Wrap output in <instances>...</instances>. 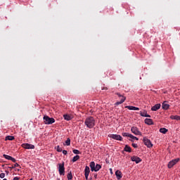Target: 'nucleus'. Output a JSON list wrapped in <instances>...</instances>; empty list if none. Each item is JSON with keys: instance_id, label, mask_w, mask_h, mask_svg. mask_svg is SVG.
Here are the masks:
<instances>
[{"instance_id": "13", "label": "nucleus", "mask_w": 180, "mask_h": 180, "mask_svg": "<svg viewBox=\"0 0 180 180\" xmlns=\"http://www.w3.org/2000/svg\"><path fill=\"white\" fill-rule=\"evenodd\" d=\"M160 108H161V104H156L153 107L151 108V110H153V112H155V111L158 110V109H160Z\"/></svg>"}, {"instance_id": "16", "label": "nucleus", "mask_w": 180, "mask_h": 180, "mask_svg": "<svg viewBox=\"0 0 180 180\" xmlns=\"http://www.w3.org/2000/svg\"><path fill=\"white\" fill-rule=\"evenodd\" d=\"M115 175L117 179H122V172L117 170L115 172Z\"/></svg>"}, {"instance_id": "30", "label": "nucleus", "mask_w": 180, "mask_h": 180, "mask_svg": "<svg viewBox=\"0 0 180 180\" xmlns=\"http://www.w3.org/2000/svg\"><path fill=\"white\" fill-rule=\"evenodd\" d=\"M56 150L58 151V153H61V151H63V148H61L60 146H58Z\"/></svg>"}, {"instance_id": "27", "label": "nucleus", "mask_w": 180, "mask_h": 180, "mask_svg": "<svg viewBox=\"0 0 180 180\" xmlns=\"http://www.w3.org/2000/svg\"><path fill=\"white\" fill-rule=\"evenodd\" d=\"M71 145V139L70 138H68L65 141V146H70Z\"/></svg>"}, {"instance_id": "23", "label": "nucleus", "mask_w": 180, "mask_h": 180, "mask_svg": "<svg viewBox=\"0 0 180 180\" xmlns=\"http://www.w3.org/2000/svg\"><path fill=\"white\" fill-rule=\"evenodd\" d=\"M67 178L68 180H71L72 179V172H70L68 175H67Z\"/></svg>"}, {"instance_id": "36", "label": "nucleus", "mask_w": 180, "mask_h": 180, "mask_svg": "<svg viewBox=\"0 0 180 180\" xmlns=\"http://www.w3.org/2000/svg\"><path fill=\"white\" fill-rule=\"evenodd\" d=\"M63 154H64V155H67V154H68L67 150H63Z\"/></svg>"}, {"instance_id": "12", "label": "nucleus", "mask_w": 180, "mask_h": 180, "mask_svg": "<svg viewBox=\"0 0 180 180\" xmlns=\"http://www.w3.org/2000/svg\"><path fill=\"white\" fill-rule=\"evenodd\" d=\"M125 108H127V109H129V110H140V108L131 105H127Z\"/></svg>"}, {"instance_id": "40", "label": "nucleus", "mask_w": 180, "mask_h": 180, "mask_svg": "<svg viewBox=\"0 0 180 180\" xmlns=\"http://www.w3.org/2000/svg\"><path fill=\"white\" fill-rule=\"evenodd\" d=\"M108 90V87H105V86H103V87H102V90L103 91V90Z\"/></svg>"}, {"instance_id": "18", "label": "nucleus", "mask_w": 180, "mask_h": 180, "mask_svg": "<svg viewBox=\"0 0 180 180\" xmlns=\"http://www.w3.org/2000/svg\"><path fill=\"white\" fill-rule=\"evenodd\" d=\"M170 119H172V120H180V116L179 115H171Z\"/></svg>"}, {"instance_id": "42", "label": "nucleus", "mask_w": 180, "mask_h": 180, "mask_svg": "<svg viewBox=\"0 0 180 180\" xmlns=\"http://www.w3.org/2000/svg\"><path fill=\"white\" fill-rule=\"evenodd\" d=\"M151 117V115H148V114H146V117Z\"/></svg>"}, {"instance_id": "37", "label": "nucleus", "mask_w": 180, "mask_h": 180, "mask_svg": "<svg viewBox=\"0 0 180 180\" xmlns=\"http://www.w3.org/2000/svg\"><path fill=\"white\" fill-rule=\"evenodd\" d=\"M16 167H20V165H19V164H18V163H15L14 165V168H16Z\"/></svg>"}, {"instance_id": "1", "label": "nucleus", "mask_w": 180, "mask_h": 180, "mask_svg": "<svg viewBox=\"0 0 180 180\" xmlns=\"http://www.w3.org/2000/svg\"><path fill=\"white\" fill-rule=\"evenodd\" d=\"M84 124L89 129H93L95 127V119L93 117H87L84 122Z\"/></svg>"}, {"instance_id": "29", "label": "nucleus", "mask_w": 180, "mask_h": 180, "mask_svg": "<svg viewBox=\"0 0 180 180\" xmlns=\"http://www.w3.org/2000/svg\"><path fill=\"white\" fill-rule=\"evenodd\" d=\"M131 134L124 132L122 133L123 137H130Z\"/></svg>"}, {"instance_id": "25", "label": "nucleus", "mask_w": 180, "mask_h": 180, "mask_svg": "<svg viewBox=\"0 0 180 180\" xmlns=\"http://www.w3.org/2000/svg\"><path fill=\"white\" fill-rule=\"evenodd\" d=\"M140 115L143 117H146V116L147 115V111L146 110H144L143 112L141 111L140 112Z\"/></svg>"}, {"instance_id": "19", "label": "nucleus", "mask_w": 180, "mask_h": 180, "mask_svg": "<svg viewBox=\"0 0 180 180\" xmlns=\"http://www.w3.org/2000/svg\"><path fill=\"white\" fill-rule=\"evenodd\" d=\"M124 150L126 151L127 153H131V148L128 145H126L124 148Z\"/></svg>"}, {"instance_id": "15", "label": "nucleus", "mask_w": 180, "mask_h": 180, "mask_svg": "<svg viewBox=\"0 0 180 180\" xmlns=\"http://www.w3.org/2000/svg\"><path fill=\"white\" fill-rule=\"evenodd\" d=\"M162 109H165V110H167L169 108V105L167 103V101H165L162 105Z\"/></svg>"}, {"instance_id": "17", "label": "nucleus", "mask_w": 180, "mask_h": 180, "mask_svg": "<svg viewBox=\"0 0 180 180\" xmlns=\"http://www.w3.org/2000/svg\"><path fill=\"white\" fill-rule=\"evenodd\" d=\"M89 172H91V169H89V167L86 166L84 169V175H89Z\"/></svg>"}, {"instance_id": "5", "label": "nucleus", "mask_w": 180, "mask_h": 180, "mask_svg": "<svg viewBox=\"0 0 180 180\" xmlns=\"http://www.w3.org/2000/svg\"><path fill=\"white\" fill-rule=\"evenodd\" d=\"M180 160V158H178L176 159H174L172 160H171L170 162H169L167 167L168 168L171 169L172 168V167H174V165H176V164H178V162Z\"/></svg>"}, {"instance_id": "11", "label": "nucleus", "mask_w": 180, "mask_h": 180, "mask_svg": "<svg viewBox=\"0 0 180 180\" xmlns=\"http://www.w3.org/2000/svg\"><path fill=\"white\" fill-rule=\"evenodd\" d=\"M145 123L146 124H148L149 126H151V124H154V122H153V120L150 118H146Z\"/></svg>"}, {"instance_id": "10", "label": "nucleus", "mask_w": 180, "mask_h": 180, "mask_svg": "<svg viewBox=\"0 0 180 180\" xmlns=\"http://www.w3.org/2000/svg\"><path fill=\"white\" fill-rule=\"evenodd\" d=\"M131 161L136 162V164H139V162H141L142 160L139 156H132L131 158Z\"/></svg>"}, {"instance_id": "24", "label": "nucleus", "mask_w": 180, "mask_h": 180, "mask_svg": "<svg viewBox=\"0 0 180 180\" xmlns=\"http://www.w3.org/2000/svg\"><path fill=\"white\" fill-rule=\"evenodd\" d=\"M129 138H130V139H132V140H131V141H134V140L139 141V138H137V137L133 136L131 134V135H129Z\"/></svg>"}, {"instance_id": "39", "label": "nucleus", "mask_w": 180, "mask_h": 180, "mask_svg": "<svg viewBox=\"0 0 180 180\" xmlns=\"http://www.w3.org/2000/svg\"><path fill=\"white\" fill-rule=\"evenodd\" d=\"M20 178L18 177V176H15L13 178V180H19Z\"/></svg>"}, {"instance_id": "3", "label": "nucleus", "mask_w": 180, "mask_h": 180, "mask_svg": "<svg viewBox=\"0 0 180 180\" xmlns=\"http://www.w3.org/2000/svg\"><path fill=\"white\" fill-rule=\"evenodd\" d=\"M44 123L45 124H53V123H56V120L53 117H50L47 115H44Z\"/></svg>"}, {"instance_id": "6", "label": "nucleus", "mask_w": 180, "mask_h": 180, "mask_svg": "<svg viewBox=\"0 0 180 180\" xmlns=\"http://www.w3.org/2000/svg\"><path fill=\"white\" fill-rule=\"evenodd\" d=\"M143 142L144 143L145 146H146L148 148H151V147H153V143H151V141L147 139V137H143Z\"/></svg>"}, {"instance_id": "45", "label": "nucleus", "mask_w": 180, "mask_h": 180, "mask_svg": "<svg viewBox=\"0 0 180 180\" xmlns=\"http://www.w3.org/2000/svg\"><path fill=\"white\" fill-rule=\"evenodd\" d=\"M3 180H8V179H4Z\"/></svg>"}, {"instance_id": "31", "label": "nucleus", "mask_w": 180, "mask_h": 180, "mask_svg": "<svg viewBox=\"0 0 180 180\" xmlns=\"http://www.w3.org/2000/svg\"><path fill=\"white\" fill-rule=\"evenodd\" d=\"M72 152L74 154H81V152L77 149L73 150Z\"/></svg>"}, {"instance_id": "44", "label": "nucleus", "mask_w": 180, "mask_h": 180, "mask_svg": "<svg viewBox=\"0 0 180 180\" xmlns=\"http://www.w3.org/2000/svg\"><path fill=\"white\" fill-rule=\"evenodd\" d=\"M6 172L7 174H9V172H8V171H6Z\"/></svg>"}, {"instance_id": "8", "label": "nucleus", "mask_w": 180, "mask_h": 180, "mask_svg": "<svg viewBox=\"0 0 180 180\" xmlns=\"http://www.w3.org/2000/svg\"><path fill=\"white\" fill-rule=\"evenodd\" d=\"M131 133L135 134V136H141V132L139 130V128H137L136 127H132L131 128Z\"/></svg>"}, {"instance_id": "41", "label": "nucleus", "mask_w": 180, "mask_h": 180, "mask_svg": "<svg viewBox=\"0 0 180 180\" xmlns=\"http://www.w3.org/2000/svg\"><path fill=\"white\" fill-rule=\"evenodd\" d=\"M94 178H95V179H96L98 178V174H94Z\"/></svg>"}, {"instance_id": "28", "label": "nucleus", "mask_w": 180, "mask_h": 180, "mask_svg": "<svg viewBox=\"0 0 180 180\" xmlns=\"http://www.w3.org/2000/svg\"><path fill=\"white\" fill-rule=\"evenodd\" d=\"M3 157H4V158H6V160H11V159L12 158V156H9V155H5V154L3 155Z\"/></svg>"}, {"instance_id": "35", "label": "nucleus", "mask_w": 180, "mask_h": 180, "mask_svg": "<svg viewBox=\"0 0 180 180\" xmlns=\"http://www.w3.org/2000/svg\"><path fill=\"white\" fill-rule=\"evenodd\" d=\"M132 146L134 147V148H137L138 147L136 143H132Z\"/></svg>"}, {"instance_id": "14", "label": "nucleus", "mask_w": 180, "mask_h": 180, "mask_svg": "<svg viewBox=\"0 0 180 180\" xmlns=\"http://www.w3.org/2000/svg\"><path fill=\"white\" fill-rule=\"evenodd\" d=\"M63 118L65 120L70 121L72 119V117L70 115L65 114L63 115Z\"/></svg>"}, {"instance_id": "48", "label": "nucleus", "mask_w": 180, "mask_h": 180, "mask_svg": "<svg viewBox=\"0 0 180 180\" xmlns=\"http://www.w3.org/2000/svg\"><path fill=\"white\" fill-rule=\"evenodd\" d=\"M30 180H33V179H30Z\"/></svg>"}, {"instance_id": "26", "label": "nucleus", "mask_w": 180, "mask_h": 180, "mask_svg": "<svg viewBox=\"0 0 180 180\" xmlns=\"http://www.w3.org/2000/svg\"><path fill=\"white\" fill-rule=\"evenodd\" d=\"M79 158V155H75L72 158V162H75L78 161Z\"/></svg>"}, {"instance_id": "43", "label": "nucleus", "mask_w": 180, "mask_h": 180, "mask_svg": "<svg viewBox=\"0 0 180 180\" xmlns=\"http://www.w3.org/2000/svg\"><path fill=\"white\" fill-rule=\"evenodd\" d=\"M110 173L113 174V172H112V169H110Z\"/></svg>"}, {"instance_id": "21", "label": "nucleus", "mask_w": 180, "mask_h": 180, "mask_svg": "<svg viewBox=\"0 0 180 180\" xmlns=\"http://www.w3.org/2000/svg\"><path fill=\"white\" fill-rule=\"evenodd\" d=\"M7 140H9V141H12L13 140H15V136H7L5 138V141H7Z\"/></svg>"}, {"instance_id": "47", "label": "nucleus", "mask_w": 180, "mask_h": 180, "mask_svg": "<svg viewBox=\"0 0 180 180\" xmlns=\"http://www.w3.org/2000/svg\"><path fill=\"white\" fill-rule=\"evenodd\" d=\"M11 168H15V167H12Z\"/></svg>"}, {"instance_id": "4", "label": "nucleus", "mask_w": 180, "mask_h": 180, "mask_svg": "<svg viewBox=\"0 0 180 180\" xmlns=\"http://www.w3.org/2000/svg\"><path fill=\"white\" fill-rule=\"evenodd\" d=\"M59 175H65V167H64V162L58 164Z\"/></svg>"}, {"instance_id": "32", "label": "nucleus", "mask_w": 180, "mask_h": 180, "mask_svg": "<svg viewBox=\"0 0 180 180\" xmlns=\"http://www.w3.org/2000/svg\"><path fill=\"white\" fill-rule=\"evenodd\" d=\"M115 95H117V96H119V98H123V96L122 94H121L120 93H115Z\"/></svg>"}, {"instance_id": "34", "label": "nucleus", "mask_w": 180, "mask_h": 180, "mask_svg": "<svg viewBox=\"0 0 180 180\" xmlns=\"http://www.w3.org/2000/svg\"><path fill=\"white\" fill-rule=\"evenodd\" d=\"M10 161H12L13 162H16V159L11 157V159H10Z\"/></svg>"}, {"instance_id": "20", "label": "nucleus", "mask_w": 180, "mask_h": 180, "mask_svg": "<svg viewBox=\"0 0 180 180\" xmlns=\"http://www.w3.org/2000/svg\"><path fill=\"white\" fill-rule=\"evenodd\" d=\"M126 101V96H122V99L120 100V101H117L115 103V105H122Z\"/></svg>"}, {"instance_id": "46", "label": "nucleus", "mask_w": 180, "mask_h": 180, "mask_svg": "<svg viewBox=\"0 0 180 180\" xmlns=\"http://www.w3.org/2000/svg\"><path fill=\"white\" fill-rule=\"evenodd\" d=\"M121 99H123V97H121Z\"/></svg>"}, {"instance_id": "22", "label": "nucleus", "mask_w": 180, "mask_h": 180, "mask_svg": "<svg viewBox=\"0 0 180 180\" xmlns=\"http://www.w3.org/2000/svg\"><path fill=\"white\" fill-rule=\"evenodd\" d=\"M160 132L162 133V134H167V133L168 132V129H167L166 128H160Z\"/></svg>"}, {"instance_id": "2", "label": "nucleus", "mask_w": 180, "mask_h": 180, "mask_svg": "<svg viewBox=\"0 0 180 180\" xmlns=\"http://www.w3.org/2000/svg\"><path fill=\"white\" fill-rule=\"evenodd\" d=\"M90 168H91V171L92 172H94V171L95 172H98V171H99V169H101V168H102V166L99 164H96V165H95V162H90Z\"/></svg>"}, {"instance_id": "7", "label": "nucleus", "mask_w": 180, "mask_h": 180, "mask_svg": "<svg viewBox=\"0 0 180 180\" xmlns=\"http://www.w3.org/2000/svg\"><path fill=\"white\" fill-rule=\"evenodd\" d=\"M108 137L110 139H112L113 140H117L118 141H122V140L123 139L122 136L117 134H109Z\"/></svg>"}, {"instance_id": "38", "label": "nucleus", "mask_w": 180, "mask_h": 180, "mask_svg": "<svg viewBox=\"0 0 180 180\" xmlns=\"http://www.w3.org/2000/svg\"><path fill=\"white\" fill-rule=\"evenodd\" d=\"M84 176L86 180H88V177L89 176V174H84Z\"/></svg>"}, {"instance_id": "9", "label": "nucleus", "mask_w": 180, "mask_h": 180, "mask_svg": "<svg viewBox=\"0 0 180 180\" xmlns=\"http://www.w3.org/2000/svg\"><path fill=\"white\" fill-rule=\"evenodd\" d=\"M21 147H22V148H25L26 150H33V149H34V145L30 144V143H22L21 145Z\"/></svg>"}, {"instance_id": "49", "label": "nucleus", "mask_w": 180, "mask_h": 180, "mask_svg": "<svg viewBox=\"0 0 180 180\" xmlns=\"http://www.w3.org/2000/svg\"><path fill=\"white\" fill-rule=\"evenodd\" d=\"M58 180H60V179H58Z\"/></svg>"}, {"instance_id": "33", "label": "nucleus", "mask_w": 180, "mask_h": 180, "mask_svg": "<svg viewBox=\"0 0 180 180\" xmlns=\"http://www.w3.org/2000/svg\"><path fill=\"white\" fill-rule=\"evenodd\" d=\"M0 178H1V179L5 178V173H1L0 174Z\"/></svg>"}]
</instances>
